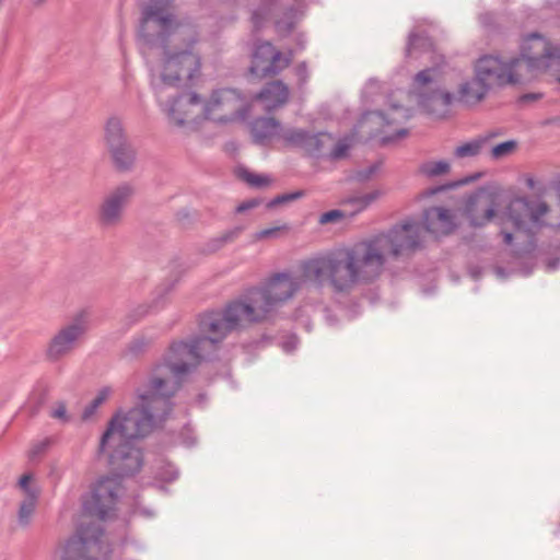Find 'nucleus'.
Wrapping results in <instances>:
<instances>
[{"label": "nucleus", "instance_id": "nucleus-3", "mask_svg": "<svg viewBox=\"0 0 560 560\" xmlns=\"http://www.w3.org/2000/svg\"><path fill=\"white\" fill-rule=\"evenodd\" d=\"M187 373L186 361L164 360L155 366L145 387L138 389L137 406L112 418L101 438L98 452L107 456L118 475L132 476L140 471L143 455L133 441L147 436L167 419L173 409L171 398Z\"/></svg>", "mask_w": 560, "mask_h": 560}, {"label": "nucleus", "instance_id": "nucleus-24", "mask_svg": "<svg viewBox=\"0 0 560 560\" xmlns=\"http://www.w3.org/2000/svg\"><path fill=\"white\" fill-rule=\"evenodd\" d=\"M118 170H129L136 160V152L129 142L108 149Z\"/></svg>", "mask_w": 560, "mask_h": 560}, {"label": "nucleus", "instance_id": "nucleus-31", "mask_svg": "<svg viewBox=\"0 0 560 560\" xmlns=\"http://www.w3.org/2000/svg\"><path fill=\"white\" fill-rule=\"evenodd\" d=\"M243 231H244L243 226H235V228L224 232L220 237H218L211 242L212 250H218L226 243L233 242L241 235V233Z\"/></svg>", "mask_w": 560, "mask_h": 560}, {"label": "nucleus", "instance_id": "nucleus-1", "mask_svg": "<svg viewBox=\"0 0 560 560\" xmlns=\"http://www.w3.org/2000/svg\"><path fill=\"white\" fill-rule=\"evenodd\" d=\"M197 42L192 27L180 25L163 12L150 9L141 19L138 45L150 71V84L156 101L171 124L195 129L199 124L196 109L201 105L197 93L166 95L167 89L188 85L200 73L201 58L192 45Z\"/></svg>", "mask_w": 560, "mask_h": 560}, {"label": "nucleus", "instance_id": "nucleus-38", "mask_svg": "<svg viewBox=\"0 0 560 560\" xmlns=\"http://www.w3.org/2000/svg\"><path fill=\"white\" fill-rule=\"evenodd\" d=\"M50 446V439L45 438L43 440L36 441L33 443L28 451L30 459L34 460L46 453V451Z\"/></svg>", "mask_w": 560, "mask_h": 560}, {"label": "nucleus", "instance_id": "nucleus-21", "mask_svg": "<svg viewBox=\"0 0 560 560\" xmlns=\"http://www.w3.org/2000/svg\"><path fill=\"white\" fill-rule=\"evenodd\" d=\"M384 190L374 189L366 194H355L346 198L342 203L350 207L349 215H354L368 209L372 203L376 202L384 196Z\"/></svg>", "mask_w": 560, "mask_h": 560}, {"label": "nucleus", "instance_id": "nucleus-19", "mask_svg": "<svg viewBox=\"0 0 560 560\" xmlns=\"http://www.w3.org/2000/svg\"><path fill=\"white\" fill-rule=\"evenodd\" d=\"M289 98V89L282 81H273L255 96V100L262 103L264 109L271 112L283 106Z\"/></svg>", "mask_w": 560, "mask_h": 560}, {"label": "nucleus", "instance_id": "nucleus-45", "mask_svg": "<svg viewBox=\"0 0 560 560\" xmlns=\"http://www.w3.org/2000/svg\"><path fill=\"white\" fill-rule=\"evenodd\" d=\"M33 476L31 474H25L20 478L19 486L23 490V492L26 495H30L31 493H37L38 491L30 486V481L32 480Z\"/></svg>", "mask_w": 560, "mask_h": 560}, {"label": "nucleus", "instance_id": "nucleus-8", "mask_svg": "<svg viewBox=\"0 0 560 560\" xmlns=\"http://www.w3.org/2000/svg\"><path fill=\"white\" fill-rule=\"evenodd\" d=\"M103 528L96 523H81L74 536L67 540L61 550V560H101L109 552L102 539Z\"/></svg>", "mask_w": 560, "mask_h": 560}, {"label": "nucleus", "instance_id": "nucleus-28", "mask_svg": "<svg viewBox=\"0 0 560 560\" xmlns=\"http://www.w3.org/2000/svg\"><path fill=\"white\" fill-rule=\"evenodd\" d=\"M307 133L308 132L303 129L282 128V131L280 132V138L289 145L302 148L304 141H306L307 139Z\"/></svg>", "mask_w": 560, "mask_h": 560}, {"label": "nucleus", "instance_id": "nucleus-50", "mask_svg": "<svg viewBox=\"0 0 560 560\" xmlns=\"http://www.w3.org/2000/svg\"><path fill=\"white\" fill-rule=\"evenodd\" d=\"M502 235H503V242H504L506 245H511V244H512V241H513V235H512V233H509V232H502Z\"/></svg>", "mask_w": 560, "mask_h": 560}, {"label": "nucleus", "instance_id": "nucleus-39", "mask_svg": "<svg viewBox=\"0 0 560 560\" xmlns=\"http://www.w3.org/2000/svg\"><path fill=\"white\" fill-rule=\"evenodd\" d=\"M287 230H288V228L285 225L264 229V230L256 232L254 234L253 238H254V241L277 238L282 231H287Z\"/></svg>", "mask_w": 560, "mask_h": 560}, {"label": "nucleus", "instance_id": "nucleus-33", "mask_svg": "<svg viewBox=\"0 0 560 560\" xmlns=\"http://www.w3.org/2000/svg\"><path fill=\"white\" fill-rule=\"evenodd\" d=\"M159 305V300H154L153 304H140L136 308L131 310L127 315V318L131 324L140 320L142 317L148 315L152 310L156 308Z\"/></svg>", "mask_w": 560, "mask_h": 560}, {"label": "nucleus", "instance_id": "nucleus-53", "mask_svg": "<svg viewBox=\"0 0 560 560\" xmlns=\"http://www.w3.org/2000/svg\"><path fill=\"white\" fill-rule=\"evenodd\" d=\"M559 81H560V79H559Z\"/></svg>", "mask_w": 560, "mask_h": 560}, {"label": "nucleus", "instance_id": "nucleus-10", "mask_svg": "<svg viewBox=\"0 0 560 560\" xmlns=\"http://www.w3.org/2000/svg\"><path fill=\"white\" fill-rule=\"evenodd\" d=\"M88 329L86 315L79 314L51 337L46 348V358L56 362L70 355L81 345Z\"/></svg>", "mask_w": 560, "mask_h": 560}, {"label": "nucleus", "instance_id": "nucleus-15", "mask_svg": "<svg viewBox=\"0 0 560 560\" xmlns=\"http://www.w3.org/2000/svg\"><path fill=\"white\" fill-rule=\"evenodd\" d=\"M290 61L270 42H262L254 50L250 72L259 78L275 75L285 69Z\"/></svg>", "mask_w": 560, "mask_h": 560}, {"label": "nucleus", "instance_id": "nucleus-6", "mask_svg": "<svg viewBox=\"0 0 560 560\" xmlns=\"http://www.w3.org/2000/svg\"><path fill=\"white\" fill-rule=\"evenodd\" d=\"M514 66L526 73V79L541 72L560 70V49L538 33L527 35L521 46V56Z\"/></svg>", "mask_w": 560, "mask_h": 560}, {"label": "nucleus", "instance_id": "nucleus-5", "mask_svg": "<svg viewBox=\"0 0 560 560\" xmlns=\"http://www.w3.org/2000/svg\"><path fill=\"white\" fill-rule=\"evenodd\" d=\"M443 66L425 68L412 79L411 93L417 97L420 107L425 112L442 116L454 103L467 106L480 103L487 95L489 88L476 73L475 77L464 80L453 94L442 88Z\"/></svg>", "mask_w": 560, "mask_h": 560}, {"label": "nucleus", "instance_id": "nucleus-29", "mask_svg": "<svg viewBox=\"0 0 560 560\" xmlns=\"http://www.w3.org/2000/svg\"><path fill=\"white\" fill-rule=\"evenodd\" d=\"M237 174L242 180L246 182L252 187H266L271 183V178L269 176L255 174L246 168H240Z\"/></svg>", "mask_w": 560, "mask_h": 560}, {"label": "nucleus", "instance_id": "nucleus-37", "mask_svg": "<svg viewBox=\"0 0 560 560\" xmlns=\"http://www.w3.org/2000/svg\"><path fill=\"white\" fill-rule=\"evenodd\" d=\"M323 139H327V133L319 132L316 135L307 133V139L304 141V144L302 147L303 150H305L311 155L318 154V147H316V141H323Z\"/></svg>", "mask_w": 560, "mask_h": 560}, {"label": "nucleus", "instance_id": "nucleus-41", "mask_svg": "<svg viewBox=\"0 0 560 560\" xmlns=\"http://www.w3.org/2000/svg\"><path fill=\"white\" fill-rule=\"evenodd\" d=\"M378 163H373L366 167L360 168L355 172L354 178L359 182H366L378 171Z\"/></svg>", "mask_w": 560, "mask_h": 560}, {"label": "nucleus", "instance_id": "nucleus-32", "mask_svg": "<svg viewBox=\"0 0 560 560\" xmlns=\"http://www.w3.org/2000/svg\"><path fill=\"white\" fill-rule=\"evenodd\" d=\"M516 147H517V142L515 140H509V141L499 143L491 149V152H490L491 158L493 160H500V159L506 158L515 151Z\"/></svg>", "mask_w": 560, "mask_h": 560}, {"label": "nucleus", "instance_id": "nucleus-35", "mask_svg": "<svg viewBox=\"0 0 560 560\" xmlns=\"http://www.w3.org/2000/svg\"><path fill=\"white\" fill-rule=\"evenodd\" d=\"M303 196H304V191L303 190H298V191H293V192L282 194V195L277 196L272 200H270L268 202L267 207L268 208H275V207H278V206H281V205H285V203H289L291 201L298 200V199H300Z\"/></svg>", "mask_w": 560, "mask_h": 560}, {"label": "nucleus", "instance_id": "nucleus-26", "mask_svg": "<svg viewBox=\"0 0 560 560\" xmlns=\"http://www.w3.org/2000/svg\"><path fill=\"white\" fill-rule=\"evenodd\" d=\"M451 165L447 161H425L419 165V173L425 177L434 178L450 172Z\"/></svg>", "mask_w": 560, "mask_h": 560}, {"label": "nucleus", "instance_id": "nucleus-30", "mask_svg": "<svg viewBox=\"0 0 560 560\" xmlns=\"http://www.w3.org/2000/svg\"><path fill=\"white\" fill-rule=\"evenodd\" d=\"M172 0H150L149 4L142 10L141 19L145 18V13L152 9L156 12H163L168 15L170 19H176L172 11Z\"/></svg>", "mask_w": 560, "mask_h": 560}, {"label": "nucleus", "instance_id": "nucleus-47", "mask_svg": "<svg viewBox=\"0 0 560 560\" xmlns=\"http://www.w3.org/2000/svg\"><path fill=\"white\" fill-rule=\"evenodd\" d=\"M260 202H261V200L260 199H256V198L243 201L242 203H240L236 207L235 211L237 213H243V212H245L247 210H250V209H254V208L258 207L260 205Z\"/></svg>", "mask_w": 560, "mask_h": 560}, {"label": "nucleus", "instance_id": "nucleus-43", "mask_svg": "<svg viewBox=\"0 0 560 560\" xmlns=\"http://www.w3.org/2000/svg\"><path fill=\"white\" fill-rule=\"evenodd\" d=\"M109 389H103L97 397L93 399L91 405L84 410V417L91 416L108 397Z\"/></svg>", "mask_w": 560, "mask_h": 560}, {"label": "nucleus", "instance_id": "nucleus-11", "mask_svg": "<svg viewBox=\"0 0 560 560\" xmlns=\"http://www.w3.org/2000/svg\"><path fill=\"white\" fill-rule=\"evenodd\" d=\"M475 73L490 89L492 85H508L526 80V73L514 66V58L503 60L498 56H483L475 65Z\"/></svg>", "mask_w": 560, "mask_h": 560}, {"label": "nucleus", "instance_id": "nucleus-22", "mask_svg": "<svg viewBox=\"0 0 560 560\" xmlns=\"http://www.w3.org/2000/svg\"><path fill=\"white\" fill-rule=\"evenodd\" d=\"M433 51V42L424 33L411 32L408 36L406 56L418 58L420 54Z\"/></svg>", "mask_w": 560, "mask_h": 560}, {"label": "nucleus", "instance_id": "nucleus-14", "mask_svg": "<svg viewBox=\"0 0 560 560\" xmlns=\"http://www.w3.org/2000/svg\"><path fill=\"white\" fill-rule=\"evenodd\" d=\"M549 212V206L545 201L530 202L526 198H514L506 208V215L518 231H529L528 224L541 228V220Z\"/></svg>", "mask_w": 560, "mask_h": 560}, {"label": "nucleus", "instance_id": "nucleus-20", "mask_svg": "<svg viewBox=\"0 0 560 560\" xmlns=\"http://www.w3.org/2000/svg\"><path fill=\"white\" fill-rule=\"evenodd\" d=\"M281 124L272 117L257 118L252 124V135L256 142L262 143L273 137H280Z\"/></svg>", "mask_w": 560, "mask_h": 560}, {"label": "nucleus", "instance_id": "nucleus-4", "mask_svg": "<svg viewBox=\"0 0 560 560\" xmlns=\"http://www.w3.org/2000/svg\"><path fill=\"white\" fill-rule=\"evenodd\" d=\"M268 295L261 285L248 289L237 300L229 303L222 313H208L200 319V330L205 336L189 343L174 342L165 360L186 361L188 372L199 360L209 359L230 332L248 324L268 320L275 313Z\"/></svg>", "mask_w": 560, "mask_h": 560}, {"label": "nucleus", "instance_id": "nucleus-48", "mask_svg": "<svg viewBox=\"0 0 560 560\" xmlns=\"http://www.w3.org/2000/svg\"><path fill=\"white\" fill-rule=\"evenodd\" d=\"M295 73L299 78V81H300V84L303 85L307 82L308 80V70H307V66L305 62H302L300 63L296 69H295Z\"/></svg>", "mask_w": 560, "mask_h": 560}, {"label": "nucleus", "instance_id": "nucleus-12", "mask_svg": "<svg viewBox=\"0 0 560 560\" xmlns=\"http://www.w3.org/2000/svg\"><path fill=\"white\" fill-rule=\"evenodd\" d=\"M135 192V187L129 183H122L109 190L98 206V224L104 229L119 226L124 221L125 211Z\"/></svg>", "mask_w": 560, "mask_h": 560}, {"label": "nucleus", "instance_id": "nucleus-25", "mask_svg": "<svg viewBox=\"0 0 560 560\" xmlns=\"http://www.w3.org/2000/svg\"><path fill=\"white\" fill-rule=\"evenodd\" d=\"M105 140L108 149L122 145L128 142L122 122L118 117H110L107 120L105 127Z\"/></svg>", "mask_w": 560, "mask_h": 560}, {"label": "nucleus", "instance_id": "nucleus-51", "mask_svg": "<svg viewBox=\"0 0 560 560\" xmlns=\"http://www.w3.org/2000/svg\"><path fill=\"white\" fill-rule=\"evenodd\" d=\"M445 188H446V186H439V187H436V188H433V189L428 190V191H427V195H428V196H432V195H434V194H436V192H439V191L444 190Z\"/></svg>", "mask_w": 560, "mask_h": 560}, {"label": "nucleus", "instance_id": "nucleus-7", "mask_svg": "<svg viewBox=\"0 0 560 560\" xmlns=\"http://www.w3.org/2000/svg\"><path fill=\"white\" fill-rule=\"evenodd\" d=\"M248 112V101L240 91L231 88L213 90L201 107L203 119L219 124H228L238 119H244Z\"/></svg>", "mask_w": 560, "mask_h": 560}, {"label": "nucleus", "instance_id": "nucleus-27", "mask_svg": "<svg viewBox=\"0 0 560 560\" xmlns=\"http://www.w3.org/2000/svg\"><path fill=\"white\" fill-rule=\"evenodd\" d=\"M37 493L26 495L20 503L18 521L21 526H27L36 509Z\"/></svg>", "mask_w": 560, "mask_h": 560}, {"label": "nucleus", "instance_id": "nucleus-23", "mask_svg": "<svg viewBox=\"0 0 560 560\" xmlns=\"http://www.w3.org/2000/svg\"><path fill=\"white\" fill-rule=\"evenodd\" d=\"M492 137H494V133H488L456 147L454 150V156L457 159H466L479 155L483 147Z\"/></svg>", "mask_w": 560, "mask_h": 560}, {"label": "nucleus", "instance_id": "nucleus-2", "mask_svg": "<svg viewBox=\"0 0 560 560\" xmlns=\"http://www.w3.org/2000/svg\"><path fill=\"white\" fill-rule=\"evenodd\" d=\"M421 246V226L407 220L385 233L315 257L303 265L306 278L329 285L331 293L348 296L360 287L375 283L384 273L387 257L413 253Z\"/></svg>", "mask_w": 560, "mask_h": 560}, {"label": "nucleus", "instance_id": "nucleus-9", "mask_svg": "<svg viewBox=\"0 0 560 560\" xmlns=\"http://www.w3.org/2000/svg\"><path fill=\"white\" fill-rule=\"evenodd\" d=\"M314 257L315 256L301 261V276L294 275L290 271L278 272L271 276L265 283L260 284L276 310L291 300L302 289L304 282L311 283L315 289L318 290L328 288L331 291L329 285H318L313 280L306 278L303 265Z\"/></svg>", "mask_w": 560, "mask_h": 560}, {"label": "nucleus", "instance_id": "nucleus-34", "mask_svg": "<svg viewBox=\"0 0 560 560\" xmlns=\"http://www.w3.org/2000/svg\"><path fill=\"white\" fill-rule=\"evenodd\" d=\"M349 148L350 144L346 139L339 140L336 143L332 142V145L328 152V156L332 161L340 160L347 155Z\"/></svg>", "mask_w": 560, "mask_h": 560}, {"label": "nucleus", "instance_id": "nucleus-49", "mask_svg": "<svg viewBox=\"0 0 560 560\" xmlns=\"http://www.w3.org/2000/svg\"><path fill=\"white\" fill-rule=\"evenodd\" d=\"M407 135V129H399L395 132L394 136H384L382 137V142L383 143H387V142H390L393 140H396V139H400V138H404L405 136Z\"/></svg>", "mask_w": 560, "mask_h": 560}, {"label": "nucleus", "instance_id": "nucleus-18", "mask_svg": "<svg viewBox=\"0 0 560 560\" xmlns=\"http://www.w3.org/2000/svg\"><path fill=\"white\" fill-rule=\"evenodd\" d=\"M422 223L424 229L436 236L447 235L455 229L453 212L443 207H432L423 212Z\"/></svg>", "mask_w": 560, "mask_h": 560}, {"label": "nucleus", "instance_id": "nucleus-40", "mask_svg": "<svg viewBox=\"0 0 560 560\" xmlns=\"http://www.w3.org/2000/svg\"><path fill=\"white\" fill-rule=\"evenodd\" d=\"M347 215H348V213L343 210H339V209L330 210L320 215L319 223L327 224V223L338 222L339 220L346 218Z\"/></svg>", "mask_w": 560, "mask_h": 560}, {"label": "nucleus", "instance_id": "nucleus-17", "mask_svg": "<svg viewBox=\"0 0 560 560\" xmlns=\"http://www.w3.org/2000/svg\"><path fill=\"white\" fill-rule=\"evenodd\" d=\"M466 212L471 225L482 226L491 221L495 212L493 195L479 190L470 196L466 206Z\"/></svg>", "mask_w": 560, "mask_h": 560}, {"label": "nucleus", "instance_id": "nucleus-44", "mask_svg": "<svg viewBox=\"0 0 560 560\" xmlns=\"http://www.w3.org/2000/svg\"><path fill=\"white\" fill-rule=\"evenodd\" d=\"M293 26H294V22L292 20L291 14L285 15V18L283 20H279L276 22V30L281 35L289 34L292 31Z\"/></svg>", "mask_w": 560, "mask_h": 560}, {"label": "nucleus", "instance_id": "nucleus-46", "mask_svg": "<svg viewBox=\"0 0 560 560\" xmlns=\"http://www.w3.org/2000/svg\"><path fill=\"white\" fill-rule=\"evenodd\" d=\"M334 138L331 135L327 133V139H323V141H316V147H318V154L317 156H323L326 154V151L330 149L332 145Z\"/></svg>", "mask_w": 560, "mask_h": 560}, {"label": "nucleus", "instance_id": "nucleus-52", "mask_svg": "<svg viewBox=\"0 0 560 560\" xmlns=\"http://www.w3.org/2000/svg\"><path fill=\"white\" fill-rule=\"evenodd\" d=\"M539 97L538 94H526L523 96V100L524 101H535Z\"/></svg>", "mask_w": 560, "mask_h": 560}, {"label": "nucleus", "instance_id": "nucleus-13", "mask_svg": "<svg viewBox=\"0 0 560 560\" xmlns=\"http://www.w3.org/2000/svg\"><path fill=\"white\" fill-rule=\"evenodd\" d=\"M120 490V481L117 478H101L94 485L90 498L83 502L84 512L90 516L105 520L114 511Z\"/></svg>", "mask_w": 560, "mask_h": 560}, {"label": "nucleus", "instance_id": "nucleus-42", "mask_svg": "<svg viewBox=\"0 0 560 560\" xmlns=\"http://www.w3.org/2000/svg\"><path fill=\"white\" fill-rule=\"evenodd\" d=\"M50 417L65 423L69 422L70 417L67 412L66 404L62 401L57 402L50 411Z\"/></svg>", "mask_w": 560, "mask_h": 560}, {"label": "nucleus", "instance_id": "nucleus-36", "mask_svg": "<svg viewBox=\"0 0 560 560\" xmlns=\"http://www.w3.org/2000/svg\"><path fill=\"white\" fill-rule=\"evenodd\" d=\"M273 1L275 0H264V5L253 12L252 22L254 24L255 30H259L261 27L262 22L269 14V7L273 3Z\"/></svg>", "mask_w": 560, "mask_h": 560}, {"label": "nucleus", "instance_id": "nucleus-16", "mask_svg": "<svg viewBox=\"0 0 560 560\" xmlns=\"http://www.w3.org/2000/svg\"><path fill=\"white\" fill-rule=\"evenodd\" d=\"M389 110L390 113H383L381 110L365 113L360 120L361 127H370L371 136L376 137L383 132L378 127L383 128L385 126L401 124L411 116L410 110L400 105H393Z\"/></svg>", "mask_w": 560, "mask_h": 560}]
</instances>
